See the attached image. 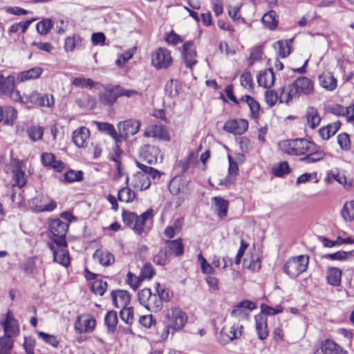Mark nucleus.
Wrapping results in <instances>:
<instances>
[{
	"label": "nucleus",
	"mask_w": 354,
	"mask_h": 354,
	"mask_svg": "<svg viewBox=\"0 0 354 354\" xmlns=\"http://www.w3.org/2000/svg\"><path fill=\"white\" fill-rule=\"evenodd\" d=\"M97 129L102 132L106 133L113 138L116 142H120V136H118L113 125L107 122H95Z\"/></svg>",
	"instance_id": "f704fd0d"
},
{
	"label": "nucleus",
	"mask_w": 354,
	"mask_h": 354,
	"mask_svg": "<svg viewBox=\"0 0 354 354\" xmlns=\"http://www.w3.org/2000/svg\"><path fill=\"white\" fill-rule=\"evenodd\" d=\"M292 39L281 40L274 44V48L277 54L282 58L287 57L290 53V44Z\"/></svg>",
	"instance_id": "e433bc0d"
},
{
	"label": "nucleus",
	"mask_w": 354,
	"mask_h": 354,
	"mask_svg": "<svg viewBox=\"0 0 354 354\" xmlns=\"http://www.w3.org/2000/svg\"><path fill=\"white\" fill-rule=\"evenodd\" d=\"M218 216L223 218L227 215L228 201L218 196L212 198Z\"/></svg>",
	"instance_id": "c9c22d12"
},
{
	"label": "nucleus",
	"mask_w": 354,
	"mask_h": 354,
	"mask_svg": "<svg viewBox=\"0 0 354 354\" xmlns=\"http://www.w3.org/2000/svg\"><path fill=\"white\" fill-rule=\"evenodd\" d=\"M169 256L174 254L176 257L181 256L184 252V245L182 239H178L176 240H167L165 242Z\"/></svg>",
	"instance_id": "cd10ccee"
},
{
	"label": "nucleus",
	"mask_w": 354,
	"mask_h": 354,
	"mask_svg": "<svg viewBox=\"0 0 354 354\" xmlns=\"http://www.w3.org/2000/svg\"><path fill=\"white\" fill-rule=\"evenodd\" d=\"M342 270L337 268H329L328 270L327 280L329 284L338 286L340 285Z\"/></svg>",
	"instance_id": "58836bf2"
},
{
	"label": "nucleus",
	"mask_w": 354,
	"mask_h": 354,
	"mask_svg": "<svg viewBox=\"0 0 354 354\" xmlns=\"http://www.w3.org/2000/svg\"><path fill=\"white\" fill-rule=\"evenodd\" d=\"M275 76L272 68H268L261 71L257 77V82L259 86L264 88H270L273 86Z\"/></svg>",
	"instance_id": "393cba45"
},
{
	"label": "nucleus",
	"mask_w": 354,
	"mask_h": 354,
	"mask_svg": "<svg viewBox=\"0 0 354 354\" xmlns=\"http://www.w3.org/2000/svg\"><path fill=\"white\" fill-rule=\"evenodd\" d=\"M314 354H348L347 351L330 339H325Z\"/></svg>",
	"instance_id": "dca6fc26"
},
{
	"label": "nucleus",
	"mask_w": 354,
	"mask_h": 354,
	"mask_svg": "<svg viewBox=\"0 0 354 354\" xmlns=\"http://www.w3.org/2000/svg\"><path fill=\"white\" fill-rule=\"evenodd\" d=\"M117 86L106 85L99 92V100L105 106H111L115 103L118 97Z\"/></svg>",
	"instance_id": "9d476101"
},
{
	"label": "nucleus",
	"mask_w": 354,
	"mask_h": 354,
	"mask_svg": "<svg viewBox=\"0 0 354 354\" xmlns=\"http://www.w3.org/2000/svg\"><path fill=\"white\" fill-rule=\"evenodd\" d=\"M171 63V52L165 48H158L151 53V64L156 69H167Z\"/></svg>",
	"instance_id": "39448f33"
},
{
	"label": "nucleus",
	"mask_w": 354,
	"mask_h": 354,
	"mask_svg": "<svg viewBox=\"0 0 354 354\" xmlns=\"http://www.w3.org/2000/svg\"><path fill=\"white\" fill-rule=\"evenodd\" d=\"M342 215L345 220L354 219V201L345 203L342 210Z\"/></svg>",
	"instance_id": "603ef678"
},
{
	"label": "nucleus",
	"mask_w": 354,
	"mask_h": 354,
	"mask_svg": "<svg viewBox=\"0 0 354 354\" xmlns=\"http://www.w3.org/2000/svg\"><path fill=\"white\" fill-rule=\"evenodd\" d=\"M15 86V77L12 75L4 77L0 75V94L8 95Z\"/></svg>",
	"instance_id": "473e14b6"
},
{
	"label": "nucleus",
	"mask_w": 354,
	"mask_h": 354,
	"mask_svg": "<svg viewBox=\"0 0 354 354\" xmlns=\"http://www.w3.org/2000/svg\"><path fill=\"white\" fill-rule=\"evenodd\" d=\"M107 286L108 285L106 281L102 279H97L91 283V290L94 294L102 296L106 290Z\"/></svg>",
	"instance_id": "37998d69"
},
{
	"label": "nucleus",
	"mask_w": 354,
	"mask_h": 354,
	"mask_svg": "<svg viewBox=\"0 0 354 354\" xmlns=\"http://www.w3.org/2000/svg\"><path fill=\"white\" fill-rule=\"evenodd\" d=\"M337 143L342 150H348L351 147V142L348 135L347 133H341L338 135Z\"/></svg>",
	"instance_id": "0e129e2a"
},
{
	"label": "nucleus",
	"mask_w": 354,
	"mask_h": 354,
	"mask_svg": "<svg viewBox=\"0 0 354 354\" xmlns=\"http://www.w3.org/2000/svg\"><path fill=\"white\" fill-rule=\"evenodd\" d=\"M37 334L39 338L44 341L45 343L55 348L57 347L59 341L57 339V336L50 335L42 331H37Z\"/></svg>",
	"instance_id": "49530a36"
},
{
	"label": "nucleus",
	"mask_w": 354,
	"mask_h": 354,
	"mask_svg": "<svg viewBox=\"0 0 354 354\" xmlns=\"http://www.w3.org/2000/svg\"><path fill=\"white\" fill-rule=\"evenodd\" d=\"M243 102H245L250 108V115L254 119L257 120L259 118L260 105L250 95H244L241 98Z\"/></svg>",
	"instance_id": "2f4dec72"
},
{
	"label": "nucleus",
	"mask_w": 354,
	"mask_h": 354,
	"mask_svg": "<svg viewBox=\"0 0 354 354\" xmlns=\"http://www.w3.org/2000/svg\"><path fill=\"white\" fill-rule=\"evenodd\" d=\"M72 84L80 88L89 87L92 88L95 85V82L90 78H85L83 77H78L73 79Z\"/></svg>",
	"instance_id": "5fc2aeb1"
},
{
	"label": "nucleus",
	"mask_w": 354,
	"mask_h": 354,
	"mask_svg": "<svg viewBox=\"0 0 354 354\" xmlns=\"http://www.w3.org/2000/svg\"><path fill=\"white\" fill-rule=\"evenodd\" d=\"M17 117V111L12 106H8L3 112V119L8 124H12Z\"/></svg>",
	"instance_id": "864d4df0"
},
{
	"label": "nucleus",
	"mask_w": 354,
	"mask_h": 354,
	"mask_svg": "<svg viewBox=\"0 0 354 354\" xmlns=\"http://www.w3.org/2000/svg\"><path fill=\"white\" fill-rule=\"evenodd\" d=\"M189 181L182 176L173 178L169 184V189L173 195H177L180 192H185Z\"/></svg>",
	"instance_id": "5701e85b"
},
{
	"label": "nucleus",
	"mask_w": 354,
	"mask_h": 354,
	"mask_svg": "<svg viewBox=\"0 0 354 354\" xmlns=\"http://www.w3.org/2000/svg\"><path fill=\"white\" fill-rule=\"evenodd\" d=\"M90 136L88 129L84 127L75 130L73 133V141L79 148L85 147Z\"/></svg>",
	"instance_id": "4be33fe9"
},
{
	"label": "nucleus",
	"mask_w": 354,
	"mask_h": 354,
	"mask_svg": "<svg viewBox=\"0 0 354 354\" xmlns=\"http://www.w3.org/2000/svg\"><path fill=\"white\" fill-rule=\"evenodd\" d=\"M241 7V4H237L236 6H228L227 12L229 16L233 19V21H243L244 19L241 17L239 15L240 8Z\"/></svg>",
	"instance_id": "4d7b16f0"
},
{
	"label": "nucleus",
	"mask_w": 354,
	"mask_h": 354,
	"mask_svg": "<svg viewBox=\"0 0 354 354\" xmlns=\"http://www.w3.org/2000/svg\"><path fill=\"white\" fill-rule=\"evenodd\" d=\"M3 326V330L6 337L11 338L18 335L19 333V326L17 321L14 318L12 313L8 311L6 315V319L0 322Z\"/></svg>",
	"instance_id": "ddd939ff"
},
{
	"label": "nucleus",
	"mask_w": 354,
	"mask_h": 354,
	"mask_svg": "<svg viewBox=\"0 0 354 354\" xmlns=\"http://www.w3.org/2000/svg\"><path fill=\"white\" fill-rule=\"evenodd\" d=\"M279 149L292 156H301L306 154V156L301 158V160L308 163H314L322 160L325 153L319 149L313 142L306 139H295L283 140L279 143Z\"/></svg>",
	"instance_id": "f257e3e1"
},
{
	"label": "nucleus",
	"mask_w": 354,
	"mask_h": 354,
	"mask_svg": "<svg viewBox=\"0 0 354 354\" xmlns=\"http://www.w3.org/2000/svg\"><path fill=\"white\" fill-rule=\"evenodd\" d=\"M12 344L11 338L6 336L0 337V354H10Z\"/></svg>",
	"instance_id": "8fccbe9b"
},
{
	"label": "nucleus",
	"mask_w": 354,
	"mask_h": 354,
	"mask_svg": "<svg viewBox=\"0 0 354 354\" xmlns=\"http://www.w3.org/2000/svg\"><path fill=\"white\" fill-rule=\"evenodd\" d=\"M183 57L185 66L187 68H192V67L197 63L196 51L193 41H186L183 44Z\"/></svg>",
	"instance_id": "2eb2a0df"
},
{
	"label": "nucleus",
	"mask_w": 354,
	"mask_h": 354,
	"mask_svg": "<svg viewBox=\"0 0 354 354\" xmlns=\"http://www.w3.org/2000/svg\"><path fill=\"white\" fill-rule=\"evenodd\" d=\"M280 96L272 90L266 91L265 93V100L268 105L273 106L279 100Z\"/></svg>",
	"instance_id": "338daca9"
},
{
	"label": "nucleus",
	"mask_w": 354,
	"mask_h": 354,
	"mask_svg": "<svg viewBox=\"0 0 354 354\" xmlns=\"http://www.w3.org/2000/svg\"><path fill=\"white\" fill-rule=\"evenodd\" d=\"M137 166L140 169H143L145 172L147 174V177H149V179L151 178L152 179L159 178L160 176V172L151 167L147 165H145L140 162H137Z\"/></svg>",
	"instance_id": "6e6d98bb"
},
{
	"label": "nucleus",
	"mask_w": 354,
	"mask_h": 354,
	"mask_svg": "<svg viewBox=\"0 0 354 354\" xmlns=\"http://www.w3.org/2000/svg\"><path fill=\"white\" fill-rule=\"evenodd\" d=\"M93 258L104 266H108L115 261L114 256L111 252L100 250L95 251Z\"/></svg>",
	"instance_id": "72a5a7b5"
},
{
	"label": "nucleus",
	"mask_w": 354,
	"mask_h": 354,
	"mask_svg": "<svg viewBox=\"0 0 354 354\" xmlns=\"http://www.w3.org/2000/svg\"><path fill=\"white\" fill-rule=\"evenodd\" d=\"M111 296L113 305L118 308L127 306L131 301L130 293L124 290H113Z\"/></svg>",
	"instance_id": "6ab92c4d"
},
{
	"label": "nucleus",
	"mask_w": 354,
	"mask_h": 354,
	"mask_svg": "<svg viewBox=\"0 0 354 354\" xmlns=\"http://www.w3.org/2000/svg\"><path fill=\"white\" fill-rule=\"evenodd\" d=\"M120 313L121 319L127 324H131L133 319V310L127 306L121 308Z\"/></svg>",
	"instance_id": "680f3d73"
},
{
	"label": "nucleus",
	"mask_w": 354,
	"mask_h": 354,
	"mask_svg": "<svg viewBox=\"0 0 354 354\" xmlns=\"http://www.w3.org/2000/svg\"><path fill=\"white\" fill-rule=\"evenodd\" d=\"M41 160L44 165L48 166L57 171H61L65 166L62 161L57 160L54 154L51 153H42Z\"/></svg>",
	"instance_id": "a878e982"
},
{
	"label": "nucleus",
	"mask_w": 354,
	"mask_h": 354,
	"mask_svg": "<svg viewBox=\"0 0 354 354\" xmlns=\"http://www.w3.org/2000/svg\"><path fill=\"white\" fill-rule=\"evenodd\" d=\"M155 274V270L153 269L151 263L145 264L141 269L140 277L143 279H151Z\"/></svg>",
	"instance_id": "e2e57ef3"
},
{
	"label": "nucleus",
	"mask_w": 354,
	"mask_h": 354,
	"mask_svg": "<svg viewBox=\"0 0 354 354\" xmlns=\"http://www.w3.org/2000/svg\"><path fill=\"white\" fill-rule=\"evenodd\" d=\"M257 308L255 303L245 300L239 303L232 312V315L239 318H247L250 311Z\"/></svg>",
	"instance_id": "aec40b11"
},
{
	"label": "nucleus",
	"mask_w": 354,
	"mask_h": 354,
	"mask_svg": "<svg viewBox=\"0 0 354 354\" xmlns=\"http://www.w3.org/2000/svg\"><path fill=\"white\" fill-rule=\"evenodd\" d=\"M319 82L321 86L327 91H332L337 87V80L330 73H324L319 75Z\"/></svg>",
	"instance_id": "7c9ffc66"
},
{
	"label": "nucleus",
	"mask_w": 354,
	"mask_h": 354,
	"mask_svg": "<svg viewBox=\"0 0 354 354\" xmlns=\"http://www.w3.org/2000/svg\"><path fill=\"white\" fill-rule=\"evenodd\" d=\"M152 292L149 288H144L138 292V301L141 305L145 307L149 300Z\"/></svg>",
	"instance_id": "774afa93"
},
{
	"label": "nucleus",
	"mask_w": 354,
	"mask_h": 354,
	"mask_svg": "<svg viewBox=\"0 0 354 354\" xmlns=\"http://www.w3.org/2000/svg\"><path fill=\"white\" fill-rule=\"evenodd\" d=\"M43 71V68L41 67H35L24 71L18 74L17 80L19 82H24L38 79L42 74Z\"/></svg>",
	"instance_id": "c85d7f7f"
},
{
	"label": "nucleus",
	"mask_w": 354,
	"mask_h": 354,
	"mask_svg": "<svg viewBox=\"0 0 354 354\" xmlns=\"http://www.w3.org/2000/svg\"><path fill=\"white\" fill-rule=\"evenodd\" d=\"M49 248L53 251V260L62 266H67L69 264V256L68 252L64 248V247H59L57 249L52 243L48 244Z\"/></svg>",
	"instance_id": "b1692460"
},
{
	"label": "nucleus",
	"mask_w": 354,
	"mask_h": 354,
	"mask_svg": "<svg viewBox=\"0 0 354 354\" xmlns=\"http://www.w3.org/2000/svg\"><path fill=\"white\" fill-rule=\"evenodd\" d=\"M140 156L149 164H156L158 159H162L160 149L153 145L146 144L140 147Z\"/></svg>",
	"instance_id": "0eeeda50"
},
{
	"label": "nucleus",
	"mask_w": 354,
	"mask_h": 354,
	"mask_svg": "<svg viewBox=\"0 0 354 354\" xmlns=\"http://www.w3.org/2000/svg\"><path fill=\"white\" fill-rule=\"evenodd\" d=\"M57 207V203L55 201L53 200H49L46 203L45 201H44V205H37L35 207L36 212H51L54 210Z\"/></svg>",
	"instance_id": "69168bd1"
},
{
	"label": "nucleus",
	"mask_w": 354,
	"mask_h": 354,
	"mask_svg": "<svg viewBox=\"0 0 354 354\" xmlns=\"http://www.w3.org/2000/svg\"><path fill=\"white\" fill-rule=\"evenodd\" d=\"M83 179V173L82 171L71 170L64 174V180L66 182L80 181Z\"/></svg>",
	"instance_id": "052dcab7"
},
{
	"label": "nucleus",
	"mask_w": 354,
	"mask_h": 354,
	"mask_svg": "<svg viewBox=\"0 0 354 354\" xmlns=\"http://www.w3.org/2000/svg\"><path fill=\"white\" fill-rule=\"evenodd\" d=\"M151 184V179L147 177V174L143 169H140L135 174L132 178V185L138 190H145L148 189Z\"/></svg>",
	"instance_id": "412c9836"
},
{
	"label": "nucleus",
	"mask_w": 354,
	"mask_h": 354,
	"mask_svg": "<svg viewBox=\"0 0 354 354\" xmlns=\"http://www.w3.org/2000/svg\"><path fill=\"white\" fill-rule=\"evenodd\" d=\"M313 91L314 85L312 80L304 76L299 77L292 84L282 88L279 102L288 104L293 99L297 98L300 93L310 95Z\"/></svg>",
	"instance_id": "f03ea898"
},
{
	"label": "nucleus",
	"mask_w": 354,
	"mask_h": 354,
	"mask_svg": "<svg viewBox=\"0 0 354 354\" xmlns=\"http://www.w3.org/2000/svg\"><path fill=\"white\" fill-rule=\"evenodd\" d=\"M95 326V319L88 315L77 316L75 323V330L78 333L92 332Z\"/></svg>",
	"instance_id": "9b49d317"
},
{
	"label": "nucleus",
	"mask_w": 354,
	"mask_h": 354,
	"mask_svg": "<svg viewBox=\"0 0 354 354\" xmlns=\"http://www.w3.org/2000/svg\"><path fill=\"white\" fill-rule=\"evenodd\" d=\"M153 218V210L149 208L140 216H136V219L132 229L138 234H142L145 232V226L148 221H151Z\"/></svg>",
	"instance_id": "f3484780"
},
{
	"label": "nucleus",
	"mask_w": 354,
	"mask_h": 354,
	"mask_svg": "<svg viewBox=\"0 0 354 354\" xmlns=\"http://www.w3.org/2000/svg\"><path fill=\"white\" fill-rule=\"evenodd\" d=\"M68 228V223L59 218L50 221L49 230L52 234V239L57 247H66V234Z\"/></svg>",
	"instance_id": "20e7f679"
},
{
	"label": "nucleus",
	"mask_w": 354,
	"mask_h": 354,
	"mask_svg": "<svg viewBox=\"0 0 354 354\" xmlns=\"http://www.w3.org/2000/svg\"><path fill=\"white\" fill-rule=\"evenodd\" d=\"M28 103L39 106L52 107L55 104V100L53 95H41L38 92L33 91L30 95L25 96L24 104Z\"/></svg>",
	"instance_id": "6e6552de"
},
{
	"label": "nucleus",
	"mask_w": 354,
	"mask_h": 354,
	"mask_svg": "<svg viewBox=\"0 0 354 354\" xmlns=\"http://www.w3.org/2000/svg\"><path fill=\"white\" fill-rule=\"evenodd\" d=\"M256 330L258 334V337L260 339L263 340L266 339L268 335L267 328V319L263 315H256Z\"/></svg>",
	"instance_id": "c756f323"
},
{
	"label": "nucleus",
	"mask_w": 354,
	"mask_h": 354,
	"mask_svg": "<svg viewBox=\"0 0 354 354\" xmlns=\"http://www.w3.org/2000/svg\"><path fill=\"white\" fill-rule=\"evenodd\" d=\"M27 133L31 140L36 142L41 139L44 133V129L39 126H32L28 129Z\"/></svg>",
	"instance_id": "de8ad7c7"
},
{
	"label": "nucleus",
	"mask_w": 354,
	"mask_h": 354,
	"mask_svg": "<svg viewBox=\"0 0 354 354\" xmlns=\"http://www.w3.org/2000/svg\"><path fill=\"white\" fill-rule=\"evenodd\" d=\"M53 21L50 19H44L36 25L37 32L41 35H46L53 27Z\"/></svg>",
	"instance_id": "3c124183"
},
{
	"label": "nucleus",
	"mask_w": 354,
	"mask_h": 354,
	"mask_svg": "<svg viewBox=\"0 0 354 354\" xmlns=\"http://www.w3.org/2000/svg\"><path fill=\"white\" fill-rule=\"evenodd\" d=\"M167 250H160L153 258V261L157 265L164 266L169 261Z\"/></svg>",
	"instance_id": "13d9d810"
},
{
	"label": "nucleus",
	"mask_w": 354,
	"mask_h": 354,
	"mask_svg": "<svg viewBox=\"0 0 354 354\" xmlns=\"http://www.w3.org/2000/svg\"><path fill=\"white\" fill-rule=\"evenodd\" d=\"M136 198V194L129 187H123L118 191V198L125 203H131Z\"/></svg>",
	"instance_id": "a19ab883"
},
{
	"label": "nucleus",
	"mask_w": 354,
	"mask_h": 354,
	"mask_svg": "<svg viewBox=\"0 0 354 354\" xmlns=\"http://www.w3.org/2000/svg\"><path fill=\"white\" fill-rule=\"evenodd\" d=\"M276 16V12L274 10H270L268 13L264 14L261 19L264 26L270 30H274L277 25Z\"/></svg>",
	"instance_id": "ea45409f"
},
{
	"label": "nucleus",
	"mask_w": 354,
	"mask_h": 354,
	"mask_svg": "<svg viewBox=\"0 0 354 354\" xmlns=\"http://www.w3.org/2000/svg\"><path fill=\"white\" fill-rule=\"evenodd\" d=\"M182 224L179 219L175 220L173 223L167 226L164 231V234L169 239L173 238L181 230Z\"/></svg>",
	"instance_id": "c03bdc74"
},
{
	"label": "nucleus",
	"mask_w": 354,
	"mask_h": 354,
	"mask_svg": "<svg viewBox=\"0 0 354 354\" xmlns=\"http://www.w3.org/2000/svg\"><path fill=\"white\" fill-rule=\"evenodd\" d=\"M140 127V122L134 120H127L120 122L118 124V129L120 132L119 136L128 138L130 136L136 134Z\"/></svg>",
	"instance_id": "f8f14e48"
},
{
	"label": "nucleus",
	"mask_w": 354,
	"mask_h": 354,
	"mask_svg": "<svg viewBox=\"0 0 354 354\" xmlns=\"http://www.w3.org/2000/svg\"><path fill=\"white\" fill-rule=\"evenodd\" d=\"M21 165L22 162L17 159H12L10 162L12 178L15 182V185L19 187H24L26 183L25 174L21 170Z\"/></svg>",
	"instance_id": "a211bd4d"
},
{
	"label": "nucleus",
	"mask_w": 354,
	"mask_h": 354,
	"mask_svg": "<svg viewBox=\"0 0 354 354\" xmlns=\"http://www.w3.org/2000/svg\"><path fill=\"white\" fill-rule=\"evenodd\" d=\"M104 322L109 328V330L113 331L118 324V316L116 313L114 311L108 312L104 317Z\"/></svg>",
	"instance_id": "09e8293b"
},
{
	"label": "nucleus",
	"mask_w": 354,
	"mask_h": 354,
	"mask_svg": "<svg viewBox=\"0 0 354 354\" xmlns=\"http://www.w3.org/2000/svg\"><path fill=\"white\" fill-rule=\"evenodd\" d=\"M354 255V250L349 252L338 251L333 254H328L324 256L326 259L336 261H343L352 257Z\"/></svg>",
	"instance_id": "a18cd8bd"
},
{
	"label": "nucleus",
	"mask_w": 354,
	"mask_h": 354,
	"mask_svg": "<svg viewBox=\"0 0 354 354\" xmlns=\"http://www.w3.org/2000/svg\"><path fill=\"white\" fill-rule=\"evenodd\" d=\"M167 326L175 330L181 329L187 320V317L181 309L177 307L171 308L166 314Z\"/></svg>",
	"instance_id": "423d86ee"
},
{
	"label": "nucleus",
	"mask_w": 354,
	"mask_h": 354,
	"mask_svg": "<svg viewBox=\"0 0 354 354\" xmlns=\"http://www.w3.org/2000/svg\"><path fill=\"white\" fill-rule=\"evenodd\" d=\"M80 41V37L72 35L68 36L65 39L64 42V50L67 52L68 51H73L76 46L77 45L78 42Z\"/></svg>",
	"instance_id": "bf43d9fd"
},
{
	"label": "nucleus",
	"mask_w": 354,
	"mask_h": 354,
	"mask_svg": "<svg viewBox=\"0 0 354 354\" xmlns=\"http://www.w3.org/2000/svg\"><path fill=\"white\" fill-rule=\"evenodd\" d=\"M308 263V255H299L290 258L284 264L283 269L290 277L296 278L307 270Z\"/></svg>",
	"instance_id": "7ed1b4c3"
},
{
	"label": "nucleus",
	"mask_w": 354,
	"mask_h": 354,
	"mask_svg": "<svg viewBox=\"0 0 354 354\" xmlns=\"http://www.w3.org/2000/svg\"><path fill=\"white\" fill-rule=\"evenodd\" d=\"M242 328L243 326L239 324H233L230 327L224 326L221 331V335L226 337L225 341H232L241 337Z\"/></svg>",
	"instance_id": "bb28decb"
},
{
	"label": "nucleus",
	"mask_w": 354,
	"mask_h": 354,
	"mask_svg": "<svg viewBox=\"0 0 354 354\" xmlns=\"http://www.w3.org/2000/svg\"><path fill=\"white\" fill-rule=\"evenodd\" d=\"M144 136L146 138H153L163 141L170 140L168 131L162 124H152L148 126L144 131Z\"/></svg>",
	"instance_id": "1a4fd4ad"
},
{
	"label": "nucleus",
	"mask_w": 354,
	"mask_h": 354,
	"mask_svg": "<svg viewBox=\"0 0 354 354\" xmlns=\"http://www.w3.org/2000/svg\"><path fill=\"white\" fill-rule=\"evenodd\" d=\"M162 299L156 295L152 294L145 308L151 312H157L161 309Z\"/></svg>",
	"instance_id": "79ce46f5"
},
{
	"label": "nucleus",
	"mask_w": 354,
	"mask_h": 354,
	"mask_svg": "<svg viewBox=\"0 0 354 354\" xmlns=\"http://www.w3.org/2000/svg\"><path fill=\"white\" fill-rule=\"evenodd\" d=\"M248 127V122L246 120H230L224 124L223 129L234 135H241L247 131Z\"/></svg>",
	"instance_id": "4468645a"
},
{
	"label": "nucleus",
	"mask_w": 354,
	"mask_h": 354,
	"mask_svg": "<svg viewBox=\"0 0 354 354\" xmlns=\"http://www.w3.org/2000/svg\"><path fill=\"white\" fill-rule=\"evenodd\" d=\"M306 119L308 126L311 129H315L320 122L321 118L318 115L317 110L313 107L310 106L306 111Z\"/></svg>",
	"instance_id": "4c0bfd02"
}]
</instances>
